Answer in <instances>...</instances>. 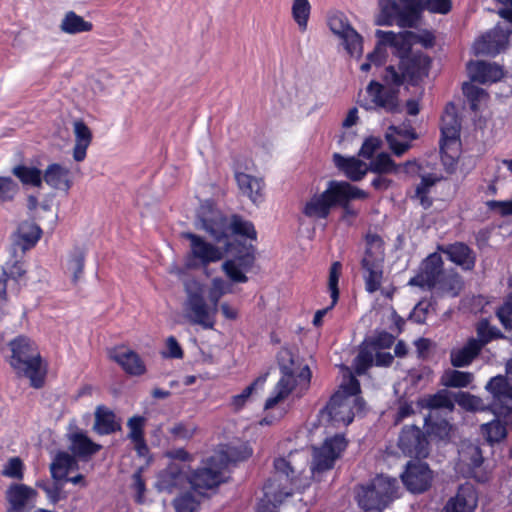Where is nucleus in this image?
<instances>
[{
    "label": "nucleus",
    "mask_w": 512,
    "mask_h": 512,
    "mask_svg": "<svg viewBox=\"0 0 512 512\" xmlns=\"http://www.w3.org/2000/svg\"><path fill=\"white\" fill-rule=\"evenodd\" d=\"M43 181L51 188L65 192L72 186L70 170L59 163L47 166L43 173Z\"/></svg>",
    "instance_id": "cd10ccee"
},
{
    "label": "nucleus",
    "mask_w": 512,
    "mask_h": 512,
    "mask_svg": "<svg viewBox=\"0 0 512 512\" xmlns=\"http://www.w3.org/2000/svg\"><path fill=\"white\" fill-rule=\"evenodd\" d=\"M341 270H342V265L338 261L334 262L330 267L329 278H328V289L330 292L332 302L329 307L318 310L315 313L314 318H313V324L315 326L321 325L324 315L335 306V304L337 303V301L339 299L338 282H339Z\"/></svg>",
    "instance_id": "473e14b6"
},
{
    "label": "nucleus",
    "mask_w": 512,
    "mask_h": 512,
    "mask_svg": "<svg viewBox=\"0 0 512 512\" xmlns=\"http://www.w3.org/2000/svg\"><path fill=\"white\" fill-rule=\"evenodd\" d=\"M463 93L470 100V106L472 110L478 109V103L487 98V93L480 87H477L470 83L463 84Z\"/></svg>",
    "instance_id": "6e6d98bb"
},
{
    "label": "nucleus",
    "mask_w": 512,
    "mask_h": 512,
    "mask_svg": "<svg viewBox=\"0 0 512 512\" xmlns=\"http://www.w3.org/2000/svg\"><path fill=\"white\" fill-rule=\"evenodd\" d=\"M197 426L192 423L179 422L174 424L169 432L175 439L189 440L193 437Z\"/></svg>",
    "instance_id": "bf43d9fd"
},
{
    "label": "nucleus",
    "mask_w": 512,
    "mask_h": 512,
    "mask_svg": "<svg viewBox=\"0 0 512 512\" xmlns=\"http://www.w3.org/2000/svg\"><path fill=\"white\" fill-rule=\"evenodd\" d=\"M439 250L447 255L451 262L465 271H470L475 267L476 254L463 242L448 244L446 246L439 247Z\"/></svg>",
    "instance_id": "b1692460"
},
{
    "label": "nucleus",
    "mask_w": 512,
    "mask_h": 512,
    "mask_svg": "<svg viewBox=\"0 0 512 512\" xmlns=\"http://www.w3.org/2000/svg\"><path fill=\"white\" fill-rule=\"evenodd\" d=\"M181 237L190 242L189 250L185 256V267L187 269L206 268L211 263L222 260L227 252L225 248L216 246L192 232H183Z\"/></svg>",
    "instance_id": "f8f14e48"
},
{
    "label": "nucleus",
    "mask_w": 512,
    "mask_h": 512,
    "mask_svg": "<svg viewBox=\"0 0 512 512\" xmlns=\"http://www.w3.org/2000/svg\"><path fill=\"white\" fill-rule=\"evenodd\" d=\"M223 457L224 468L230 462L242 461L249 458L252 455L251 448L246 444H241L239 446L228 445L225 449L217 452L212 457Z\"/></svg>",
    "instance_id": "37998d69"
},
{
    "label": "nucleus",
    "mask_w": 512,
    "mask_h": 512,
    "mask_svg": "<svg viewBox=\"0 0 512 512\" xmlns=\"http://www.w3.org/2000/svg\"><path fill=\"white\" fill-rule=\"evenodd\" d=\"M481 350V344H478L475 338H470L463 347L451 350L450 362L453 367H466L472 363Z\"/></svg>",
    "instance_id": "2f4dec72"
},
{
    "label": "nucleus",
    "mask_w": 512,
    "mask_h": 512,
    "mask_svg": "<svg viewBox=\"0 0 512 512\" xmlns=\"http://www.w3.org/2000/svg\"><path fill=\"white\" fill-rule=\"evenodd\" d=\"M10 365L18 377L29 379L34 388L44 385L46 371L42 367L40 353L34 342L25 336H18L9 343Z\"/></svg>",
    "instance_id": "0eeeda50"
},
{
    "label": "nucleus",
    "mask_w": 512,
    "mask_h": 512,
    "mask_svg": "<svg viewBox=\"0 0 512 512\" xmlns=\"http://www.w3.org/2000/svg\"><path fill=\"white\" fill-rule=\"evenodd\" d=\"M501 337L500 331L496 327H491L487 320H482L477 326L476 342L481 344V349L492 339Z\"/></svg>",
    "instance_id": "864d4df0"
},
{
    "label": "nucleus",
    "mask_w": 512,
    "mask_h": 512,
    "mask_svg": "<svg viewBox=\"0 0 512 512\" xmlns=\"http://www.w3.org/2000/svg\"><path fill=\"white\" fill-rule=\"evenodd\" d=\"M309 459L305 452L289 453L287 457L274 460V474L264 484V497L257 512H274L295 490L304 488L309 484L308 478L302 474L308 466Z\"/></svg>",
    "instance_id": "f03ea898"
},
{
    "label": "nucleus",
    "mask_w": 512,
    "mask_h": 512,
    "mask_svg": "<svg viewBox=\"0 0 512 512\" xmlns=\"http://www.w3.org/2000/svg\"><path fill=\"white\" fill-rule=\"evenodd\" d=\"M17 192V183L9 177H0V200H12Z\"/></svg>",
    "instance_id": "e2e57ef3"
},
{
    "label": "nucleus",
    "mask_w": 512,
    "mask_h": 512,
    "mask_svg": "<svg viewBox=\"0 0 512 512\" xmlns=\"http://www.w3.org/2000/svg\"><path fill=\"white\" fill-rule=\"evenodd\" d=\"M443 260L440 254L432 253L421 263L418 273L409 280V285L431 290L444 273Z\"/></svg>",
    "instance_id": "a211bd4d"
},
{
    "label": "nucleus",
    "mask_w": 512,
    "mask_h": 512,
    "mask_svg": "<svg viewBox=\"0 0 512 512\" xmlns=\"http://www.w3.org/2000/svg\"><path fill=\"white\" fill-rule=\"evenodd\" d=\"M364 194L358 191V187L345 181H330L325 191L312 196L304 205L303 213L313 219L326 218L331 208L337 201L348 197H359Z\"/></svg>",
    "instance_id": "6e6552de"
},
{
    "label": "nucleus",
    "mask_w": 512,
    "mask_h": 512,
    "mask_svg": "<svg viewBox=\"0 0 512 512\" xmlns=\"http://www.w3.org/2000/svg\"><path fill=\"white\" fill-rule=\"evenodd\" d=\"M382 141L376 137L367 138L361 146L359 155L371 159L374 153L381 147Z\"/></svg>",
    "instance_id": "338daca9"
},
{
    "label": "nucleus",
    "mask_w": 512,
    "mask_h": 512,
    "mask_svg": "<svg viewBox=\"0 0 512 512\" xmlns=\"http://www.w3.org/2000/svg\"><path fill=\"white\" fill-rule=\"evenodd\" d=\"M235 180L240 192L244 196H247L253 203L262 201L264 190L262 178L236 171Z\"/></svg>",
    "instance_id": "bb28decb"
},
{
    "label": "nucleus",
    "mask_w": 512,
    "mask_h": 512,
    "mask_svg": "<svg viewBox=\"0 0 512 512\" xmlns=\"http://www.w3.org/2000/svg\"><path fill=\"white\" fill-rule=\"evenodd\" d=\"M460 122L455 113L453 104L447 105L441 118L440 149L443 156L451 159L457 156L460 136Z\"/></svg>",
    "instance_id": "dca6fc26"
},
{
    "label": "nucleus",
    "mask_w": 512,
    "mask_h": 512,
    "mask_svg": "<svg viewBox=\"0 0 512 512\" xmlns=\"http://www.w3.org/2000/svg\"><path fill=\"white\" fill-rule=\"evenodd\" d=\"M279 365L282 377L275 386V394L266 400L265 409L274 407L291 393H295L298 397L302 396L310 385L311 372L309 367L307 365H297L289 351L283 350L280 352Z\"/></svg>",
    "instance_id": "423d86ee"
},
{
    "label": "nucleus",
    "mask_w": 512,
    "mask_h": 512,
    "mask_svg": "<svg viewBox=\"0 0 512 512\" xmlns=\"http://www.w3.org/2000/svg\"><path fill=\"white\" fill-rule=\"evenodd\" d=\"M37 491L25 484H11L5 493L9 504L8 512H24L25 508L33 503L37 497Z\"/></svg>",
    "instance_id": "5701e85b"
},
{
    "label": "nucleus",
    "mask_w": 512,
    "mask_h": 512,
    "mask_svg": "<svg viewBox=\"0 0 512 512\" xmlns=\"http://www.w3.org/2000/svg\"><path fill=\"white\" fill-rule=\"evenodd\" d=\"M374 348L367 343L360 346L358 355L353 361V367L357 375H362L373 365Z\"/></svg>",
    "instance_id": "49530a36"
},
{
    "label": "nucleus",
    "mask_w": 512,
    "mask_h": 512,
    "mask_svg": "<svg viewBox=\"0 0 512 512\" xmlns=\"http://www.w3.org/2000/svg\"><path fill=\"white\" fill-rule=\"evenodd\" d=\"M12 173L25 185L41 187L43 173L36 167L18 165L12 169Z\"/></svg>",
    "instance_id": "79ce46f5"
},
{
    "label": "nucleus",
    "mask_w": 512,
    "mask_h": 512,
    "mask_svg": "<svg viewBox=\"0 0 512 512\" xmlns=\"http://www.w3.org/2000/svg\"><path fill=\"white\" fill-rule=\"evenodd\" d=\"M173 506L176 512H196L199 503L192 494L185 493L174 499Z\"/></svg>",
    "instance_id": "4d7b16f0"
},
{
    "label": "nucleus",
    "mask_w": 512,
    "mask_h": 512,
    "mask_svg": "<svg viewBox=\"0 0 512 512\" xmlns=\"http://www.w3.org/2000/svg\"><path fill=\"white\" fill-rule=\"evenodd\" d=\"M101 449V445L94 443L83 433H75L71 437V450L78 456H91Z\"/></svg>",
    "instance_id": "a19ab883"
},
{
    "label": "nucleus",
    "mask_w": 512,
    "mask_h": 512,
    "mask_svg": "<svg viewBox=\"0 0 512 512\" xmlns=\"http://www.w3.org/2000/svg\"><path fill=\"white\" fill-rule=\"evenodd\" d=\"M477 501L474 486L465 483L459 486L456 495L447 501L441 512H473L477 506Z\"/></svg>",
    "instance_id": "412c9836"
},
{
    "label": "nucleus",
    "mask_w": 512,
    "mask_h": 512,
    "mask_svg": "<svg viewBox=\"0 0 512 512\" xmlns=\"http://www.w3.org/2000/svg\"><path fill=\"white\" fill-rule=\"evenodd\" d=\"M497 316L505 329L512 330V294L497 310Z\"/></svg>",
    "instance_id": "69168bd1"
},
{
    "label": "nucleus",
    "mask_w": 512,
    "mask_h": 512,
    "mask_svg": "<svg viewBox=\"0 0 512 512\" xmlns=\"http://www.w3.org/2000/svg\"><path fill=\"white\" fill-rule=\"evenodd\" d=\"M233 254L232 259H228L222 263V270L233 283H246L248 272L254 264L255 249L252 244L238 242L229 251Z\"/></svg>",
    "instance_id": "ddd939ff"
},
{
    "label": "nucleus",
    "mask_w": 512,
    "mask_h": 512,
    "mask_svg": "<svg viewBox=\"0 0 512 512\" xmlns=\"http://www.w3.org/2000/svg\"><path fill=\"white\" fill-rule=\"evenodd\" d=\"M423 442L424 438L420 428L412 425L402 429L398 445L405 454L419 456L422 454Z\"/></svg>",
    "instance_id": "c756f323"
},
{
    "label": "nucleus",
    "mask_w": 512,
    "mask_h": 512,
    "mask_svg": "<svg viewBox=\"0 0 512 512\" xmlns=\"http://www.w3.org/2000/svg\"><path fill=\"white\" fill-rule=\"evenodd\" d=\"M108 357L110 360L116 362L124 372L130 376H142L147 371L146 365L140 355L124 345L109 349Z\"/></svg>",
    "instance_id": "6ab92c4d"
},
{
    "label": "nucleus",
    "mask_w": 512,
    "mask_h": 512,
    "mask_svg": "<svg viewBox=\"0 0 512 512\" xmlns=\"http://www.w3.org/2000/svg\"><path fill=\"white\" fill-rule=\"evenodd\" d=\"M264 382H265V377L258 378L252 384L247 386L240 394L233 396L231 405L234 408V410H236V411L240 410L245 405L248 398L251 396L253 390L255 389V386L258 383H264Z\"/></svg>",
    "instance_id": "680f3d73"
},
{
    "label": "nucleus",
    "mask_w": 512,
    "mask_h": 512,
    "mask_svg": "<svg viewBox=\"0 0 512 512\" xmlns=\"http://www.w3.org/2000/svg\"><path fill=\"white\" fill-rule=\"evenodd\" d=\"M74 146L72 156L74 161L82 162L87 155V149L92 142V131L83 120L73 122Z\"/></svg>",
    "instance_id": "a878e982"
},
{
    "label": "nucleus",
    "mask_w": 512,
    "mask_h": 512,
    "mask_svg": "<svg viewBox=\"0 0 512 512\" xmlns=\"http://www.w3.org/2000/svg\"><path fill=\"white\" fill-rule=\"evenodd\" d=\"M186 299L183 303V315L185 319L204 329H212L215 325L218 308L209 305L204 298L202 285L198 281L185 284Z\"/></svg>",
    "instance_id": "9d476101"
},
{
    "label": "nucleus",
    "mask_w": 512,
    "mask_h": 512,
    "mask_svg": "<svg viewBox=\"0 0 512 512\" xmlns=\"http://www.w3.org/2000/svg\"><path fill=\"white\" fill-rule=\"evenodd\" d=\"M369 171L378 174L399 173L400 166L392 160L389 154L379 153L370 162Z\"/></svg>",
    "instance_id": "a18cd8bd"
},
{
    "label": "nucleus",
    "mask_w": 512,
    "mask_h": 512,
    "mask_svg": "<svg viewBox=\"0 0 512 512\" xmlns=\"http://www.w3.org/2000/svg\"><path fill=\"white\" fill-rule=\"evenodd\" d=\"M76 469H78L77 460L67 452L57 453L50 465L51 475L55 481H63L71 471Z\"/></svg>",
    "instance_id": "c9c22d12"
},
{
    "label": "nucleus",
    "mask_w": 512,
    "mask_h": 512,
    "mask_svg": "<svg viewBox=\"0 0 512 512\" xmlns=\"http://www.w3.org/2000/svg\"><path fill=\"white\" fill-rule=\"evenodd\" d=\"M418 404L421 408L429 410L445 409L452 411L454 409V403L447 390H440L432 395H425L418 400Z\"/></svg>",
    "instance_id": "58836bf2"
},
{
    "label": "nucleus",
    "mask_w": 512,
    "mask_h": 512,
    "mask_svg": "<svg viewBox=\"0 0 512 512\" xmlns=\"http://www.w3.org/2000/svg\"><path fill=\"white\" fill-rule=\"evenodd\" d=\"M360 383L351 373L344 371L343 381L339 389L332 395L326 407L321 411V417L334 424H350L355 413L364 409V401L358 396Z\"/></svg>",
    "instance_id": "39448f33"
},
{
    "label": "nucleus",
    "mask_w": 512,
    "mask_h": 512,
    "mask_svg": "<svg viewBox=\"0 0 512 512\" xmlns=\"http://www.w3.org/2000/svg\"><path fill=\"white\" fill-rule=\"evenodd\" d=\"M486 389L492 394L494 400L499 403L505 400H512V367L509 366L507 377L501 375L493 377L487 383Z\"/></svg>",
    "instance_id": "72a5a7b5"
},
{
    "label": "nucleus",
    "mask_w": 512,
    "mask_h": 512,
    "mask_svg": "<svg viewBox=\"0 0 512 512\" xmlns=\"http://www.w3.org/2000/svg\"><path fill=\"white\" fill-rule=\"evenodd\" d=\"M473 380L470 372L459 370H446L441 376L440 383L445 387L462 388L467 387Z\"/></svg>",
    "instance_id": "c03bdc74"
},
{
    "label": "nucleus",
    "mask_w": 512,
    "mask_h": 512,
    "mask_svg": "<svg viewBox=\"0 0 512 512\" xmlns=\"http://www.w3.org/2000/svg\"><path fill=\"white\" fill-rule=\"evenodd\" d=\"M184 478L185 475L182 473L181 469L176 465H171L163 474L162 484L164 488L171 491L179 482L184 480Z\"/></svg>",
    "instance_id": "13d9d810"
},
{
    "label": "nucleus",
    "mask_w": 512,
    "mask_h": 512,
    "mask_svg": "<svg viewBox=\"0 0 512 512\" xmlns=\"http://www.w3.org/2000/svg\"><path fill=\"white\" fill-rule=\"evenodd\" d=\"M224 470L223 457H210L202 467L189 476L191 487L202 494L204 491L217 487L222 482Z\"/></svg>",
    "instance_id": "2eb2a0df"
},
{
    "label": "nucleus",
    "mask_w": 512,
    "mask_h": 512,
    "mask_svg": "<svg viewBox=\"0 0 512 512\" xmlns=\"http://www.w3.org/2000/svg\"><path fill=\"white\" fill-rule=\"evenodd\" d=\"M402 481L409 491L422 493L431 485L432 472L426 463L410 461L402 474Z\"/></svg>",
    "instance_id": "aec40b11"
},
{
    "label": "nucleus",
    "mask_w": 512,
    "mask_h": 512,
    "mask_svg": "<svg viewBox=\"0 0 512 512\" xmlns=\"http://www.w3.org/2000/svg\"><path fill=\"white\" fill-rule=\"evenodd\" d=\"M2 475L9 478L22 480L24 473L21 459L18 457L10 458L2 469Z\"/></svg>",
    "instance_id": "052dcab7"
},
{
    "label": "nucleus",
    "mask_w": 512,
    "mask_h": 512,
    "mask_svg": "<svg viewBox=\"0 0 512 512\" xmlns=\"http://www.w3.org/2000/svg\"><path fill=\"white\" fill-rule=\"evenodd\" d=\"M230 286L220 277H215L211 281V287L208 291V299L212 307L218 308L219 300L222 296L229 293Z\"/></svg>",
    "instance_id": "603ef678"
},
{
    "label": "nucleus",
    "mask_w": 512,
    "mask_h": 512,
    "mask_svg": "<svg viewBox=\"0 0 512 512\" xmlns=\"http://www.w3.org/2000/svg\"><path fill=\"white\" fill-rule=\"evenodd\" d=\"M379 13L375 17L378 26L396 23L402 28L415 27L423 10L447 14L452 8L451 0H378Z\"/></svg>",
    "instance_id": "20e7f679"
},
{
    "label": "nucleus",
    "mask_w": 512,
    "mask_h": 512,
    "mask_svg": "<svg viewBox=\"0 0 512 512\" xmlns=\"http://www.w3.org/2000/svg\"><path fill=\"white\" fill-rule=\"evenodd\" d=\"M345 447V438L342 435H335L332 438L326 439L320 448L314 449V458L311 467L312 475L330 470Z\"/></svg>",
    "instance_id": "f3484780"
},
{
    "label": "nucleus",
    "mask_w": 512,
    "mask_h": 512,
    "mask_svg": "<svg viewBox=\"0 0 512 512\" xmlns=\"http://www.w3.org/2000/svg\"><path fill=\"white\" fill-rule=\"evenodd\" d=\"M144 423L145 419L142 416H133L128 420L127 426L130 430L128 438L131 441L144 437Z\"/></svg>",
    "instance_id": "0e129e2a"
},
{
    "label": "nucleus",
    "mask_w": 512,
    "mask_h": 512,
    "mask_svg": "<svg viewBox=\"0 0 512 512\" xmlns=\"http://www.w3.org/2000/svg\"><path fill=\"white\" fill-rule=\"evenodd\" d=\"M292 17L300 31L307 30L308 20L311 13V5L308 0H294L291 7Z\"/></svg>",
    "instance_id": "de8ad7c7"
},
{
    "label": "nucleus",
    "mask_w": 512,
    "mask_h": 512,
    "mask_svg": "<svg viewBox=\"0 0 512 512\" xmlns=\"http://www.w3.org/2000/svg\"><path fill=\"white\" fill-rule=\"evenodd\" d=\"M467 69L471 80L481 84L497 82L504 75L501 66L484 61L470 62Z\"/></svg>",
    "instance_id": "393cba45"
},
{
    "label": "nucleus",
    "mask_w": 512,
    "mask_h": 512,
    "mask_svg": "<svg viewBox=\"0 0 512 512\" xmlns=\"http://www.w3.org/2000/svg\"><path fill=\"white\" fill-rule=\"evenodd\" d=\"M463 288V281L458 273L450 271H444L442 276L437 282L436 290L443 294L449 295L451 297H456L459 295Z\"/></svg>",
    "instance_id": "ea45409f"
},
{
    "label": "nucleus",
    "mask_w": 512,
    "mask_h": 512,
    "mask_svg": "<svg viewBox=\"0 0 512 512\" xmlns=\"http://www.w3.org/2000/svg\"><path fill=\"white\" fill-rule=\"evenodd\" d=\"M384 260V240L376 233H367L365 236V251L361 259V268L365 289L369 293L376 292L381 286Z\"/></svg>",
    "instance_id": "1a4fd4ad"
},
{
    "label": "nucleus",
    "mask_w": 512,
    "mask_h": 512,
    "mask_svg": "<svg viewBox=\"0 0 512 512\" xmlns=\"http://www.w3.org/2000/svg\"><path fill=\"white\" fill-rule=\"evenodd\" d=\"M59 27L63 33L69 35L91 32L93 30L92 22L85 20L72 10L64 14Z\"/></svg>",
    "instance_id": "4c0bfd02"
},
{
    "label": "nucleus",
    "mask_w": 512,
    "mask_h": 512,
    "mask_svg": "<svg viewBox=\"0 0 512 512\" xmlns=\"http://www.w3.org/2000/svg\"><path fill=\"white\" fill-rule=\"evenodd\" d=\"M394 336L388 332L379 333L372 341L367 342L369 346L374 348V351L390 348L394 343Z\"/></svg>",
    "instance_id": "774afa93"
},
{
    "label": "nucleus",
    "mask_w": 512,
    "mask_h": 512,
    "mask_svg": "<svg viewBox=\"0 0 512 512\" xmlns=\"http://www.w3.org/2000/svg\"><path fill=\"white\" fill-rule=\"evenodd\" d=\"M413 32L394 33L392 31L377 30L376 36L381 40L382 44L389 45L396 49L399 59L407 57L410 54V46L412 43Z\"/></svg>",
    "instance_id": "c85d7f7f"
},
{
    "label": "nucleus",
    "mask_w": 512,
    "mask_h": 512,
    "mask_svg": "<svg viewBox=\"0 0 512 512\" xmlns=\"http://www.w3.org/2000/svg\"><path fill=\"white\" fill-rule=\"evenodd\" d=\"M385 138L394 155L400 157L411 148V143L393 132H386Z\"/></svg>",
    "instance_id": "5fc2aeb1"
},
{
    "label": "nucleus",
    "mask_w": 512,
    "mask_h": 512,
    "mask_svg": "<svg viewBox=\"0 0 512 512\" xmlns=\"http://www.w3.org/2000/svg\"><path fill=\"white\" fill-rule=\"evenodd\" d=\"M93 429L100 435H107L121 429L116 415L105 406H98L95 411Z\"/></svg>",
    "instance_id": "f704fd0d"
},
{
    "label": "nucleus",
    "mask_w": 512,
    "mask_h": 512,
    "mask_svg": "<svg viewBox=\"0 0 512 512\" xmlns=\"http://www.w3.org/2000/svg\"><path fill=\"white\" fill-rule=\"evenodd\" d=\"M327 24L331 32L336 35L346 52L351 57L359 58L363 53V38L352 27L348 18L342 12H333L328 16Z\"/></svg>",
    "instance_id": "4468645a"
},
{
    "label": "nucleus",
    "mask_w": 512,
    "mask_h": 512,
    "mask_svg": "<svg viewBox=\"0 0 512 512\" xmlns=\"http://www.w3.org/2000/svg\"><path fill=\"white\" fill-rule=\"evenodd\" d=\"M41 236V229L31 221L22 222L15 235V245L25 251L36 244Z\"/></svg>",
    "instance_id": "e433bc0d"
},
{
    "label": "nucleus",
    "mask_w": 512,
    "mask_h": 512,
    "mask_svg": "<svg viewBox=\"0 0 512 512\" xmlns=\"http://www.w3.org/2000/svg\"><path fill=\"white\" fill-rule=\"evenodd\" d=\"M481 431L488 443L500 442L507 435L505 425L498 419L481 425Z\"/></svg>",
    "instance_id": "09e8293b"
},
{
    "label": "nucleus",
    "mask_w": 512,
    "mask_h": 512,
    "mask_svg": "<svg viewBox=\"0 0 512 512\" xmlns=\"http://www.w3.org/2000/svg\"><path fill=\"white\" fill-rule=\"evenodd\" d=\"M398 482L395 478L379 475L358 493V504L365 510H383L396 497Z\"/></svg>",
    "instance_id": "9b49d317"
},
{
    "label": "nucleus",
    "mask_w": 512,
    "mask_h": 512,
    "mask_svg": "<svg viewBox=\"0 0 512 512\" xmlns=\"http://www.w3.org/2000/svg\"><path fill=\"white\" fill-rule=\"evenodd\" d=\"M333 159L335 165L352 181L361 180L366 175L367 171H369L368 164L356 157L346 158L335 153Z\"/></svg>",
    "instance_id": "7c9ffc66"
},
{
    "label": "nucleus",
    "mask_w": 512,
    "mask_h": 512,
    "mask_svg": "<svg viewBox=\"0 0 512 512\" xmlns=\"http://www.w3.org/2000/svg\"><path fill=\"white\" fill-rule=\"evenodd\" d=\"M508 35L496 27L478 38L473 44L475 55L494 56L505 48Z\"/></svg>",
    "instance_id": "4be33fe9"
},
{
    "label": "nucleus",
    "mask_w": 512,
    "mask_h": 512,
    "mask_svg": "<svg viewBox=\"0 0 512 512\" xmlns=\"http://www.w3.org/2000/svg\"><path fill=\"white\" fill-rule=\"evenodd\" d=\"M437 179L432 175H424L421 177L420 183L415 189V198L419 200L423 208L427 209L432 205V200L428 196L429 190L435 185Z\"/></svg>",
    "instance_id": "8fccbe9b"
},
{
    "label": "nucleus",
    "mask_w": 512,
    "mask_h": 512,
    "mask_svg": "<svg viewBox=\"0 0 512 512\" xmlns=\"http://www.w3.org/2000/svg\"><path fill=\"white\" fill-rule=\"evenodd\" d=\"M195 227L206 232L213 241L224 243L225 251H231L237 244L230 241L232 235L252 241L257 239V232L252 222L238 215L228 218L210 203L200 206Z\"/></svg>",
    "instance_id": "7ed1b4c3"
},
{
    "label": "nucleus",
    "mask_w": 512,
    "mask_h": 512,
    "mask_svg": "<svg viewBox=\"0 0 512 512\" xmlns=\"http://www.w3.org/2000/svg\"><path fill=\"white\" fill-rule=\"evenodd\" d=\"M85 253L80 249H75L67 261V271L72 274L74 283L80 279L84 269Z\"/></svg>",
    "instance_id": "3c124183"
},
{
    "label": "nucleus",
    "mask_w": 512,
    "mask_h": 512,
    "mask_svg": "<svg viewBox=\"0 0 512 512\" xmlns=\"http://www.w3.org/2000/svg\"><path fill=\"white\" fill-rule=\"evenodd\" d=\"M430 58L422 53H410L401 57L397 66L389 65L382 75L384 84L371 81L367 93L372 103L387 112H395L399 107L398 91L395 88L405 83L417 85L428 76Z\"/></svg>",
    "instance_id": "f257e3e1"
}]
</instances>
